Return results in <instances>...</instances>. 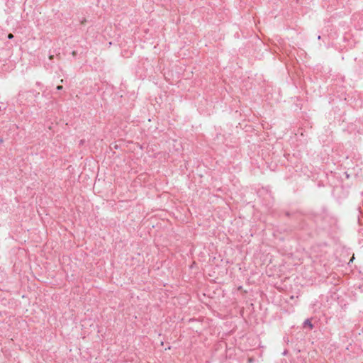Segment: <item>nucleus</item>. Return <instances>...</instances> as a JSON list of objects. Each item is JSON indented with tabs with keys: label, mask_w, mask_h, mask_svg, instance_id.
Returning <instances> with one entry per match:
<instances>
[{
	"label": "nucleus",
	"mask_w": 363,
	"mask_h": 363,
	"mask_svg": "<svg viewBox=\"0 0 363 363\" xmlns=\"http://www.w3.org/2000/svg\"><path fill=\"white\" fill-rule=\"evenodd\" d=\"M304 326H308L310 329H313V325L309 319H306L303 323Z\"/></svg>",
	"instance_id": "nucleus-1"
},
{
	"label": "nucleus",
	"mask_w": 363,
	"mask_h": 363,
	"mask_svg": "<svg viewBox=\"0 0 363 363\" xmlns=\"http://www.w3.org/2000/svg\"><path fill=\"white\" fill-rule=\"evenodd\" d=\"M13 38V35L12 33H9V34L8 35V38H9V39H12Z\"/></svg>",
	"instance_id": "nucleus-2"
},
{
	"label": "nucleus",
	"mask_w": 363,
	"mask_h": 363,
	"mask_svg": "<svg viewBox=\"0 0 363 363\" xmlns=\"http://www.w3.org/2000/svg\"><path fill=\"white\" fill-rule=\"evenodd\" d=\"M57 89L58 90H61V89H62V86L59 85V86H57Z\"/></svg>",
	"instance_id": "nucleus-3"
},
{
	"label": "nucleus",
	"mask_w": 363,
	"mask_h": 363,
	"mask_svg": "<svg viewBox=\"0 0 363 363\" xmlns=\"http://www.w3.org/2000/svg\"><path fill=\"white\" fill-rule=\"evenodd\" d=\"M53 57H54V56H53V55H50V56H49V59H50V60H52V59H53Z\"/></svg>",
	"instance_id": "nucleus-4"
},
{
	"label": "nucleus",
	"mask_w": 363,
	"mask_h": 363,
	"mask_svg": "<svg viewBox=\"0 0 363 363\" xmlns=\"http://www.w3.org/2000/svg\"><path fill=\"white\" fill-rule=\"evenodd\" d=\"M72 55L75 56L76 55V52L75 51H73L72 52Z\"/></svg>",
	"instance_id": "nucleus-5"
}]
</instances>
